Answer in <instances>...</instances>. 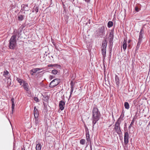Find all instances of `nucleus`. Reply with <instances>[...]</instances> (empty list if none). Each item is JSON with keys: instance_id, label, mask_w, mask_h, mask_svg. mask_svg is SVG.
<instances>
[{"instance_id": "1", "label": "nucleus", "mask_w": 150, "mask_h": 150, "mask_svg": "<svg viewBox=\"0 0 150 150\" xmlns=\"http://www.w3.org/2000/svg\"><path fill=\"white\" fill-rule=\"evenodd\" d=\"M101 116L100 113L98 108L93 107L92 110V120L93 128L96 122L99 120Z\"/></svg>"}, {"instance_id": "2", "label": "nucleus", "mask_w": 150, "mask_h": 150, "mask_svg": "<svg viewBox=\"0 0 150 150\" xmlns=\"http://www.w3.org/2000/svg\"><path fill=\"white\" fill-rule=\"evenodd\" d=\"M17 36V34L13 35L9 41L8 47L10 49H14L16 47L17 40L16 39V38Z\"/></svg>"}, {"instance_id": "3", "label": "nucleus", "mask_w": 150, "mask_h": 150, "mask_svg": "<svg viewBox=\"0 0 150 150\" xmlns=\"http://www.w3.org/2000/svg\"><path fill=\"white\" fill-rule=\"evenodd\" d=\"M105 32V27L104 26H103L99 28L98 33L96 34V36L97 37H102L103 35H104Z\"/></svg>"}, {"instance_id": "4", "label": "nucleus", "mask_w": 150, "mask_h": 150, "mask_svg": "<svg viewBox=\"0 0 150 150\" xmlns=\"http://www.w3.org/2000/svg\"><path fill=\"white\" fill-rule=\"evenodd\" d=\"M60 82V80L57 79L53 80L50 83V87L53 88L57 85Z\"/></svg>"}, {"instance_id": "5", "label": "nucleus", "mask_w": 150, "mask_h": 150, "mask_svg": "<svg viewBox=\"0 0 150 150\" xmlns=\"http://www.w3.org/2000/svg\"><path fill=\"white\" fill-rule=\"evenodd\" d=\"M114 35H113V31L112 30L109 33V42L110 45H112L113 44L112 41L113 40Z\"/></svg>"}, {"instance_id": "6", "label": "nucleus", "mask_w": 150, "mask_h": 150, "mask_svg": "<svg viewBox=\"0 0 150 150\" xmlns=\"http://www.w3.org/2000/svg\"><path fill=\"white\" fill-rule=\"evenodd\" d=\"M129 134L127 132H125L124 141L125 145H126L129 142Z\"/></svg>"}, {"instance_id": "7", "label": "nucleus", "mask_w": 150, "mask_h": 150, "mask_svg": "<svg viewBox=\"0 0 150 150\" xmlns=\"http://www.w3.org/2000/svg\"><path fill=\"white\" fill-rule=\"evenodd\" d=\"M65 104V103L63 100H61L59 102V109L62 110H63L64 109V106Z\"/></svg>"}, {"instance_id": "8", "label": "nucleus", "mask_w": 150, "mask_h": 150, "mask_svg": "<svg viewBox=\"0 0 150 150\" xmlns=\"http://www.w3.org/2000/svg\"><path fill=\"white\" fill-rule=\"evenodd\" d=\"M33 113L35 118H38L39 115V112L35 106L34 108Z\"/></svg>"}, {"instance_id": "9", "label": "nucleus", "mask_w": 150, "mask_h": 150, "mask_svg": "<svg viewBox=\"0 0 150 150\" xmlns=\"http://www.w3.org/2000/svg\"><path fill=\"white\" fill-rule=\"evenodd\" d=\"M127 40H126V39L124 38V41L123 42L122 44L123 48L124 51H125L126 50L127 46Z\"/></svg>"}, {"instance_id": "10", "label": "nucleus", "mask_w": 150, "mask_h": 150, "mask_svg": "<svg viewBox=\"0 0 150 150\" xmlns=\"http://www.w3.org/2000/svg\"><path fill=\"white\" fill-rule=\"evenodd\" d=\"M107 45V42L106 40L103 41L102 43L101 49H106Z\"/></svg>"}, {"instance_id": "11", "label": "nucleus", "mask_w": 150, "mask_h": 150, "mask_svg": "<svg viewBox=\"0 0 150 150\" xmlns=\"http://www.w3.org/2000/svg\"><path fill=\"white\" fill-rule=\"evenodd\" d=\"M115 82L117 86L119 87L120 82L119 78L117 75H115Z\"/></svg>"}, {"instance_id": "12", "label": "nucleus", "mask_w": 150, "mask_h": 150, "mask_svg": "<svg viewBox=\"0 0 150 150\" xmlns=\"http://www.w3.org/2000/svg\"><path fill=\"white\" fill-rule=\"evenodd\" d=\"M21 7L22 8V9L25 11H28L29 10L28 7V5L22 4L21 6Z\"/></svg>"}, {"instance_id": "13", "label": "nucleus", "mask_w": 150, "mask_h": 150, "mask_svg": "<svg viewBox=\"0 0 150 150\" xmlns=\"http://www.w3.org/2000/svg\"><path fill=\"white\" fill-rule=\"evenodd\" d=\"M114 129L118 134H120L122 132L120 127H115Z\"/></svg>"}, {"instance_id": "14", "label": "nucleus", "mask_w": 150, "mask_h": 150, "mask_svg": "<svg viewBox=\"0 0 150 150\" xmlns=\"http://www.w3.org/2000/svg\"><path fill=\"white\" fill-rule=\"evenodd\" d=\"M144 31L142 29L139 33V40H142L143 38V34H144Z\"/></svg>"}, {"instance_id": "15", "label": "nucleus", "mask_w": 150, "mask_h": 150, "mask_svg": "<svg viewBox=\"0 0 150 150\" xmlns=\"http://www.w3.org/2000/svg\"><path fill=\"white\" fill-rule=\"evenodd\" d=\"M41 69L39 68H35L32 69L30 71V72H33V73H35L38 71L40 70Z\"/></svg>"}, {"instance_id": "16", "label": "nucleus", "mask_w": 150, "mask_h": 150, "mask_svg": "<svg viewBox=\"0 0 150 150\" xmlns=\"http://www.w3.org/2000/svg\"><path fill=\"white\" fill-rule=\"evenodd\" d=\"M124 111L123 110L122 111L121 115L119 118H118V120H121V121L122 120H123V118L124 117Z\"/></svg>"}, {"instance_id": "17", "label": "nucleus", "mask_w": 150, "mask_h": 150, "mask_svg": "<svg viewBox=\"0 0 150 150\" xmlns=\"http://www.w3.org/2000/svg\"><path fill=\"white\" fill-rule=\"evenodd\" d=\"M24 89L26 91L28 90V84L25 83H24L23 85Z\"/></svg>"}, {"instance_id": "18", "label": "nucleus", "mask_w": 150, "mask_h": 150, "mask_svg": "<svg viewBox=\"0 0 150 150\" xmlns=\"http://www.w3.org/2000/svg\"><path fill=\"white\" fill-rule=\"evenodd\" d=\"M41 147L42 146L39 143L37 144L36 146V150H40L41 149Z\"/></svg>"}, {"instance_id": "19", "label": "nucleus", "mask_w": 150, "mask_h": 150, "mask_svg": "<svg viewBox=\"0 0 150 150\" xmlns=\"http://www.w3.org/2000/svg\"><path fill=\"white\" fill-rule=\"evenodd\" d=\"M142 41V40H139V41L137 43V45L136 46V50H137L139 49V48L140 47Z\"/></svg>"}, {"instance_id": "20", "label": "nucleus", "mask_w": 150, "mask_h": 150, "mask_svg": "<svg viewBox=\"0 0 150 150\" xmlns=\"http://www.w3.org/2000/svg\"><path fill=\"white\" fill-rule=\"evenodd\" d=\"M121 122V120H118L117 121L115 122V127H120V125Z\"/></svg>"}, {"instance_id": "21", "label": "nucleus", "mask_w": 150, "mask_h": 150, "mask_svg": "<svg viewBox=\"0 0 150 150\" xmlns=\"http://www.w3.org/2000/svg\"><path fill=\"white\" fill-rule=\"evenodd\" d=\"M102 54L104 58H105L106 56V49H101Z\"/></svg>"}, {"instance_id": "22", "label": "nucleus", "mask_w": 150, "mask_h": 150, "mask_svg": "<svg viewBox=\"0 0 150 150\" xmlns=\"http://www.w3.org/2000/svg\"><path fill=\"white\" fill-rule=\"evenodd\" d=\"M124 106L125 108L127 109H129V103L127 102H125L124 103Z\"/></svg>"}, {"instance_id": "23", "label": "nucleus", "mask_w": 150, "mask_h": 150, "mask_svg": "<svg viewBox=\"0 0 150 150\" xmlns=\"http://www.w3.org/2000/svg\"><path fill=\"white\" fill-rule=\"evenodd\" d=\"M113 25V22L111 21H109L108 23V27L109 28H110Z\"/></svg>"}, {"instance_id": "24", "label": "nucleus", "mask_w": 150, "mask_h": 150, "mask_svg": "<svg viewBox=\"0 0 150 150\" xmlns=\"http://www.w3.org/2000/svg\"><path fill=\"white\" fill-rule=\"evenodd\" d=\"M24 16L19 15L18 17V20L19 21H22L23 19Z\"/></svg>"}, {"instance_id": "25", "label": "nucleus", "mask_w": 150, "mask_h": 150, "mask_svg": "<svg viewBox=\"0 0 150 150\" xmlns=\"http://www.w3.org/2000/svg\"><path fill=\"white\" fill-rule=\"evenodd\" d=\"M38 10L39 7L37 6L35 8H33L32 9V12H34L35 11L36 13H37L38 11Z\"/></svg>"}, {"instance_id": "26", "label": "nucleus", "mask_w": 150, "mask_h": 150, "mask_svg": "<svg viewBox=\"0 0 150 150\" xmlns=\"http://www.w3.org/2000/svg\"><path fill=\"white\" fill-rule=\"evenodd\" d=\"M85 140L84 139H82L80 140V143L81 144L84 145L85 144Z\"/></svg>"}, {"instance_id": "27", "label": "nucleus", "mask_w": 150, "mask_h": 150, "mask_svg": "<svg viewBox=\"0 0 150 150\" xmlns=\"http://www.w3.org/2000/svg\"><path fill=\"white\" fill-rule=\"evenodd\" d=\"M11 101L12 102V109H13L14 108V106L15 105L14 103V99L13 98H12L11 99Z\"/></svg>"}, {"instance_id": "28", "label": "nucleus", "mask_w": 150, "mask_h": 150, "mask_svg": "<svg viewBox=\"0 0 150 150\" xmlns=\"http://www.w3.org/2000/svg\"><path fill=\"white\" fill-rule=\"evenodd\" d=\"M35 125H37V124L39 123L40 120L38 119V118H35Z\"/></svg>"}, {"instance_id": "29", "label": "nucleus", "mask_w": 150, "mask_h": 150, "mask_svg": "<svg viewBox=\"0 0 150 150\" xmlns=\"http://www.w3.org/2000/svg\"><path fill=\"white\" fill-rule=\"evenodd\" d=\"M57 73V70L55 69H54L52 71V73L56 75Z\"/></svg>"}, {"instance_id": "30", "label": "nucleus", "mask_w": 150, "mask_h": 150, "mask_svg": "<svg viewBox=\"0 0 150 150\" xmlns=\"http://www.w3.org/2000/svg\"><path fill=\"white\" fill-rule=\"evenodd\" d=\"M17 81H18L20 83V84L21 85V83H22V80L21 79H19L18 78L17 79Z\"/></svg>"}, {"instance_id": "31", "label": "nucleus", "mask_w": 150, "mask_h": 150, "mask_svg": "<svg viewBox=\"0 0 150 150\" xmlns=\"http://www.w3.org/2000/svg\"><path fill=\"white\" fill-rule=\"evenodd\" d=\"M86 140L87 141H89L90 139L89 134H86Z\"/></svg>"}, {"instance_id": "32", "label": "nucleus", "mask_w": 150, "mask_h": 150, "mask_svg": "<svg viewBox=\"0 0 150 150\" xmlns=\"http://www.w3.org/2000/svg\"><path fill=\"white\" fill-rule=\"evenodd\" d=\"M34 99L35 101L37 102H39V99L37 97H34Z\"/></svg>"}, {"instance_id": "33", "label": "nucleus", "mask_w": 150, "mask_h": 150, "mask_svg": "<svg viewBox=\"0 0 150 150\" xmlns=\"http://www.w3.org/2000/svg\"><path fill=\"white\" fill-rule=\"evenodd\" d=\"M8 74V71L7 70H6L5 71H4V74L3 75H7Z\"/></svg>"}, {"instance_id": "34", "label": "nucleus", "mask_w": 150, "mask_h": 150, "mask_svg": "<svg viewBox=\"0 0 150 150\" xmlns=\"http://www.w3.org/2000/svg\"><path fill=\"white\" fill-rule=\"evenodd\" d=\"M134 123V121L133 120L132 121V122H131V124H130V125L129 126V129H130L131 127L132 126V125H133V123Z\"/></svg>"}, {"instance_id": "35", "label": "nucleus", "mask_w": 150, "mask_h": 150, "mask_svg": "<svg viewBox=\"0 0 150 150\" xmlns=\"http://www.w3.org/2000/svg\"><path fill=\"white\" fill-rule=\"evenodd\" d=\"M71 88H73V87L74 85V82L72 81H71L70 83Z\"/></svg>"}, {"instance_id": "36", "label": "nucleus", "mask_w": 150, "mask_h": 150, "mask_svg": "<svg viewBox=\"0 0 150 150\" xmlns=\"http://www.w3.org/2000/svg\"><path fill=\"white\" fill-rule=\"evenodd\" d=\"M135 9L136 11L137 12H138L139 11V9L137 6H136L135 8Z\"/></svg>"}, {"instance_id": "37", "label": "nucleus", "mask_w": 150, "mask_h": 150, "mask_svg": "<svg viewBox=\"0 0 150 150\" xmlns=\"http://www.w3.org/2000/svg\"><path fill=\"white\" fill-rule=\"evenodd\" d=\"M71 88V91H70V96H71V95L72 94V93L73 91V88Z\"/></svg>"}, {"instance_id": "38", "label": "nucleus", "mask_w": 150, "mask_h": 150, "mask_svg": "<svg viewBox=\"0 0 150 150\" xmlns=\"http://www.w3.org/2000/svg\"><path fill=\"white\" fill-rule=\"evenodd\" d=\"M54 78V76H53L51 75H50L49 76V79L50 80H52Z\"/></svg>"}, {"instance_id": "39", "label": "nucleus", "mask_w": 150, "mask_h": 150, "mask_svg": "<svg viewBox=\"0 0 150 150\" xmlns=\"http://www.w3.org/2000/svg\"><path fill=\"white\" fill-rule=\"evenodd\" d=\"M54 65H53V64H49L48 65V67H53V66Z\"/></svg>"}, {"instance_id": "40", "label": "nucleus", "mask_w": 150, "mask_h": 150, "mask_svg": "<svg viewBox=\"0 0 150 150\" xmlns=\"http://www.w3.org/2000/svg\"><path fill=\"white\" fill-rule=\"evenodd\" d=\"M48 97H45V101H47V100H48Z\"/></svg>"}, {"instance_id": "41", "label": "nucleus", "mask_w": 150, "mask_h": 150, "mask_svg": "<svg viewBox=\"0 0 150 150\" xmlns=\"http://www.w3.org/2000/svg\"><path fill=\"white\" fill-rule=\"evenodd\" d=\"M85 127V131H88V128L86 127Z\"/></svg>"}, {"instance_id": "42", "label": "nucleus", "mask_w": 150, "mask_h": 150, "mask_svg": "<svg viewBox=\"0 0 150 150\" xmlns=\"http://www.w3.org/2000/svg\"><path fill=\"white\" fill-rule=\"evenodd\" d=\"M86 134H89V131H86Z\"/></svg>"}, {"instance_id": "43", "label": "nucleus", "mask_w": 150, "mask_h": 150, "mask_svg": "<svg viewBox=\"0 0 150 150\" xmlns=\"http://www.w3.org/2000/svg\"><path fill=\"white\" fill-rule=\"evenodd\" d=\"M87 3H89L90 1V0H84Z\"/></svg>"}, {"instance_id": "44", "label": "nucleus", "mask_w": 150, "mask_h": 150, "mask_svg": "<svg viewBox=\"0 0 150 150\" xmlns=\"http://www.w3.org/2000/svg\"><path fill=\"white\" fill-rule=\"evenodd\" d=\"M30 72V73L31 75H34V73H33V72Z\"/></svg>"}, {"instance_id": "45", "label": "nucleus", "mask_w": 150, "mask_h": 150, "mask_svg": "<svg viewBox=\"0 0 150 150\" xmlns=\"http://www.w3.org/2000/svg\"><path fill=\"white\" fill-rule=\"evenodd\" d=\"M53 65H54V66H53V67H56L57 65V64H53Z\"/></svg>"}, {"instance_id": "46", "label": "nucleus", "mask_w": 150, "mask_h": 150, "mask_svg": "<svg viewBox=\"0 0 150 150\" xmlns=\"http://www.w3.org/2000/svg\"><path fill=\"white\" fill-rule=\"evenodd\" d=\"M131 42V40H128V43H129L130 42Z\"/></svg>"}, {"instance_id": "47", "label": "nucleus", "mask_w": 150, "mask_h": 150, "mask_svg": "<svg viewBox=\"0 0 150 150\" xmlns=\"http://www.w3.org/2000/svg\"><path fill=\"white\" fill-rule=\"evenodd\" d=\"M17 33L18 34V37L19 38V32H17Z\"/></svg>"}, {"instance_id": "48", "label": "nucleus", "mask_w": 150, "mask_h": 150, "mask_svg": "<svg viewBox=\"0 0 150 150\" xmlns=\"http://www.w3.org/2000/svg\"><path fill=\"white\" fill-rule=\"evenodd\" d=\"M130 47V45H128V47Z\"/></svg>"}, {"instance_id": "49", "label": "nucleus", "mask_w": 150, "mask_h": 150, "mask_svg": "<svg viewBox=\"0 0 150 150\" xmlns=\"http://www.w3.org/2000/svg\"><path fill=\"white\" fill-rule=\"evenodd\" d=\"M90 148H91V150H92V147H91V146H90Z\"/></svg>"}, {"instance_id": "50", "label": "nucleus", "mask_w": 150, "mask_h": 150, "mask_svg": "<svg viewBox=\"0 0 150 150\" xmlns=\"http://www.w3.org/2000/svg\"><path fill=\"white\" fill-rule=\"evenodd\" d=\"M54 45V46H55V47L56 48V45L55 44H53Z\"/></svg>"}, {"instance_id": "51", "label": "nucleus", "mask_w": 150, "mask_h": 150, "mask_svg": "<svg viewBox=\"0 0 150 150\" xmlns=\"http://www.w3.org/2000/svg\"><path fill=\"white\" fill-rule=\"evenodd\" d=\"M22 150H25V149H24V150H23V148H22Z\"/></svg>"}, {"instance_id": "52", "label": "nucleus", "mask_w": 150, "mask_h": 150, "mask_svg": "<svg viewBox=\"0 0 150 150\" xmlns=\"http://www.w3.org/2000/svg\"><path fill=\"white\" fill-rule=\"evenodd\" d=\"M126 123H125V126H126Z\"/></svg>"}, {"instance_id": "53", "label": "nucleus", "mask_w": 150, "mask_h": 150, "mask_svg": "<svg viewBox=\"0 0 150 150\" xmlns=\"http://www.w3.org/2000/svg\"><path fill=\"white\" fill-rule=\"evenodd\" d=\"M1 45H0V49L1 48Z\"/></svg>"}]
</instances>
